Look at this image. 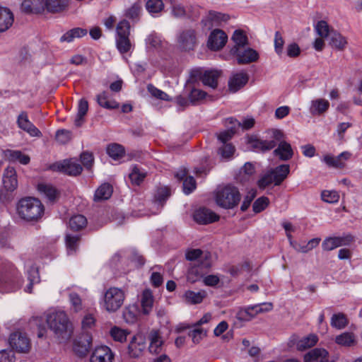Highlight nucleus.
Listing matches in <instances>:
<instances>
[{"label": "nucleus", "mask_w": 362, "mask_h": 362, "mask_svg": "<svg viewBox=\"0 0 362 362\" xmlns=\"http://www.w3.org/2000/svg\"><path fill=\"white\" fill-rule=\"evenodd\" d=\"M148 351L151 354H158L163 351L164 341L158 330H152L148 336Z\"/></svg>", "instance_id": "a211bd4d"}, {"label": "nucleus", "mask_w": 362, "mask_h": 362, "mask_svg": "<svg viewBox=\"0 0 362 362\" xmlns=\"http://www.w3.org/2000/svg\"><path fill=\"white\" fill-rule=\"evenodd\" d=\"M351 154L349 152H343L338 156H332L327 155L323 160L329 167L341 168L344 165V160L350 158Z\"/></svg>", "instance_id": "bb28decb"}, {"label": "nucleus", "mask_w": 362, "mask_h": 362, "mask_svg": "<svg viewBox=\"0 0 362 362\" xmlns=\"http://www.w3.org/2000/svg\"><path fill=\"white\" fill-rule=\"evenodd\" d=\"M88 110V101L83 98L81 99L78 102V112L74 120V124L76 127H80L83 122V117L86 115Z\"/></svg>", "instance_id": "ea45409f"}, {"label": "nucleus", "mask_w": 362, "mask_h": 362, "mask_svg": "<svg viewBox=\"0 0 362 362\" xmlns=\"http://www.w3.org/2000/svg\"><path fill=\"white\" fill-rule=\"evenodd\" d=\"M88 31L86 29L81 28H73L66 33H65L62 37L60 40L62 42H72L76 38H80L86 35Z\"/></svg>", "instance_id": "c9c22d12"}, {"label": "nucleus", "mask_w": 362, "mask_h": 362, "mask_svg": "<svg viewBox=\"0 0 362 362\" xmlns=\"http://www.w3.org/2000/svg\"><path fill=\"white\" fill-rule=\"evenodd\" d=\"M124 299V291L122 288L113 286L104 292L102 305L107 312L115 313L122 306Z\"/></svg>", "instance_id": "39448f33"}, {"label": "nucleus", "mask_w": 362, "mask_h": 362, "mask_svg": "<svg viewBox=\"0 0 362 362\" xmlns=\"http://www.w3.org/2000/svg\"><path fill=\"white\" fill-rule=\"evenodd\" d=\"M93 338L90 334L86 332L80 336L74 342V350L79 356H85L89 352Z\"/></svg>", "instance_id": "9b49d317"}, {"label": "nucleus", "mask_w": 362, "mask_h": 362, "mask_svg": "<svg viewBox=\"0 0 362 362\" xmlns=\"http://www.w3.org/2000/svg\"><path fill=\"white\" fill-rule=\"evenodd\" d=\"M98 105L104 108L112 110L119 107V103L114 100H110L108 93L105 91L97 95Z\"/></svg>", "instance_id": "e433bc0d"}, {"label": "nucleus", "mask_w": 362, "mask_h": 362, "mask_svg": "<svg viewBox=\"0 0 362 362\" xmlns=\"http://www.w3.org/2000/svg\"><path fill=\"white\" fill-rule=\"evenodd\" d=\"M269 200L266 197L258 198L253 204L252 209L255 213L262 211L269 204Z\"/></svg>", "instance_id": "e2e57ef3"}, {"label": "nucleus", "mask_w": 362, "mask_h": 362, "mask_svg": "<svg viewBox=\"0 0 362 362\" xmlns=\"http://www.w3.org/2000/svg\"><path fill=\"white\" fill-rule=\"evenodd\" d=\"M249 76L245 71H241L233 74L228 81L230 91L237 92L247 84Z\"/></svg>", "instance_id": "ddd939ff"}, {"label": "nucleus", "mask_w": 362, "mask_h": 362, "mask_svg": "<svg viewBox=\"0 0 362 362\" xmlns=\"http://www.w3.org/2000/svg\"><path fill=\"white\" fill-rule=\"evenodd\" d=\"M18 127L27 132L31 136L41 137V132L29 120L28 115L22 111L17 117Z\"/></svg>", "instance_id": "9d476101"}, {"label": "nucleus", "mask_w": 362, "mask_h": 362, "mask_svg": "<svg viewBox=\"0 0 362 362\" xmlns=\"http://www.w3.org/2000/svg\"><path fill=\"white\" fill-rule=\"evenodd\" d=\"M230 53L235 56L239 64H247L257 61L259 54L248 46L242 49H230Z\"/></svg>", "instance_id": "423d86ee"}, {"label": "nucleus", "mask_w": 362, "mask_h": 362, "mask_svg": "<svg viewBox=\"0 0 362 362\" xmlns=\"http://www.w3.org/2000/svg\"><path fill=\"white\" fill-rule=\"evenodd\" d=\"M13 23L12 12L6 7L0 6V33L7 30Z\"/></svg>", "instance_id": "a878e982"}, {"label": "nucleus", "mask_w": 362, "mask_h": 362, "mask_svg": "<svg viewBox=\"0 0 362 362\" xmlns=\"http://www.w3.org/2000/svg\"><path fill=\"white\" fill-rule=\"evenodd\" d=\"M45 8L49 13H59L69 7V0H45Z\"/></svg>", "instance_id": "c85d7f7f"}, {"label": "nucleus", "mask_w": 362, "mask_h": 362, "mask_svg": "<svg viewBox=\"0 0 362 362\" xmlns=\"http://www.w3.org/2000/svg\"><path fill=\"white\" fill-rule=\"evenodd\" d=\"M146 345L142 339L134 337L129 344L128 350L129 355L133 358H137L141 355L145 349Z\"/></svg>", "instance_id": "7c9ffc66"}, {"label": "nucleus", "mask_w": 362, "mask_h": 362, "mask_svg": "<svg viewBox=\"0 0 362 362\" xmlns=\"http://www.w3.org/2000/svg\"><path fill=\"white\" fill-rule=\"evenodd\" d=\"M347 324V319L343 313L334 314L331 318V325L337 329H343Z\"/></svg>", "instance_id": "603ef678"}, {"label": "nucleus", "mask_w": 362, "mask_h": 362, "mask_svg": "<svg viewBox=\"0 0 362 362\" xmlns=\"http://www.w3.org/2000/svg\"><path fill=\"white\" fill-rule=\"evenodd\" d=\"M206 296L207 293L204 290L197 292L187 290L183 294L182 299L187 304L195 305L201 303Z\"/></svg>", "instance_id": "393cba45"}, {"label": "nucleus", "mask_w": 362, "mask_h": 362, "mask_svg": "<svg viewBox=\"0 0 362 362\" xmlns=\"http://www.w3.org/2000/svg\"><path fill=\"white\" fill-rule=\"evenodd\" d=\"M194 220L199 224H209L219 219V216L211 210L200 208L194 213Z\"/></svg>", "instance_id": "f3484780"}, {"label": "nucleus", "mask_w": 362, "mask_h": 362, "mask_svg": "<svg viewBox=\"0 0 362 362\" xmlns=\"http://www.w3.org/2000/svg\"><path fill=\"white\" fill-rule=\"evenodd\" d=\"M210 257L211 255L209 252H204L199 249L190 250L186 253V258L187 260H199L201 262L202 267L205 268L209 267L211 265V263L209 260Z\"/></svg>", "instance_id": "aec40b11"}, {"label": "nucleus", "mask_w": 362, "mask_h": 362, "mask_svg": "<svg viewBox=\"0 0 362 362\" xmlns=\"http://www.w3.org/2000/svg\"><path fill=\"white\" fill-rule=\"evenodd\" d=\"M315 30L321 38L329 37L331 33L334 30V29L330 28L329 25L325 21H318L315 25Z\"/></svg>", "instance_id": "37998d69"}, {"label": "nucleus", "mask_w": 362, "mask_h": 362, "mask_svg": "<svg viewBox=\"0 0 362 362\" xmlns=\"http://www.w3.org/2000/svg\"><path fill=\"white\" fill-rule=\"evenodd\" d=\"M317 341V337L315 334H311L299 339L296 343V346L298 350L303 351L314 346Z\"/></svg>", "instance_id": "4c0bfd02"}, {"label": "nucleus", "mask_w": 362, "mask_h": 362, "mask_svg": "<svg viewBox=\"0 0 362 362\" xmlns=\"http://www.w3.org/2000/svg\"><path fill=\"white\" fill-rule=\"evenodd\" d=\"M112 194V187L110 184L104 183L101 185L95 191L94 194V201L99 202L108 199Z\"/></svg>", "instance_id": "f704fd0d"}, {"label": "nucleus", "mask_w": 362, "mask_h": 362, "mask_svg": "<svg viewBox=\"0 0 362 362\" xmlns=\"http://www.w3.org/2000/svg\"><path fill=\"white\" fill-rule=\"evenodd\" d=\"M235 151V148L230 144H223L219 148L218 153L223 158L227 159L230 158Z\"/></svg>", "instance_id": "69168bd1"}, {"label": "nucleus", "mask_w": 362, "mask_h": 362, "mask_svg": "<svg viewBox=\"0 0 362 362\" xmlns=\"http://www.w3.org/2000/svg\"><path fill=\"white\" fill-rule=\"evenodd\" d=\"M146 7L149 13H156L163 10L164 4L162 0H148Z\"/></svg>", "instance_id": "6e6d98bb"}, {"label": "nucleus", "mask_w": 362, "mask_h": 362, "mask_svg": "<svg viewBox=\"0 0 362 362\" xmlns=\"http://www.w3.org/2000/svg\"><path fill=\"white\" fill-rule=\"evenodd\" d=\"M231 40L234 45L230 49H242L248 45V39L245 32L242 30H236L234 31Z\"/></svg>", "instance_id": "473e14b6"}, {"label": "nucleus", "mask_w": 362, "mask_h": 362, "mask_svg": "<svg viewBox=\"0 0 362 362\" xmlns=\"http://www.w3.org/2000/svg\"><path fill=\"white\" fill-rule=\"evenodd\" d=\"M9 344L19 353H27L30 349V341L25 333L16 332L10 335Z\"/></svg>", "instance_id": "0eeeda50"}, {"label": "nucleus", "mask_w": 362, "mask_h": 362, "mask_svg": "<svg viewBox=\"0 0 362 362\" xmlns=\"http://www.w3.org/2000/svg\"><path fill=\"white\" fill-rule=\"evenodd\" d=\"M4 188L8 192H13L18 187L17 174L15 168L8 166L3 173Z\"/></svg>", "instance_id": "4468645a"}, {"label": "nucleus", "mask_w": 362, "mask_h": 362, "mask_svg": "<svg viewBox=\"0 0 362 362\" xmlns=\"http://www.w3.org/2000/svg\"><path fill=\"white\" fill-rule=\"evenodd\" d=\"M227 121L229 122L230 124H234V125H238V127H242L243 129L247 130L253 127L255 122L253 118H247L243 120V122L241 123L236 120L235 119H233V117L228 118Z\"/></svg>", "instance_id": "680f3d73"}, {"label": "nucleus", "mask_w": 362, "mask_h": 362, "mask_svg": "<svg viewBox=\"0 0 362 362\" xmlns=\"http://www.w3.org/2000/svg\"><path fill=\"white\" fill-rule=\"evenodd\" d=\"M129 177L133 184L139 185L146 177V173L141 171L137 166H134Z\"/></svg>", "instance_id": "5fc2aeb1"}, {"label": "nucleus", "mask_w": 362, "mask_h": 362, "mask_svg": "<svg viewBox=\"0 0 362 362\" xmlns=\"http://www.w3.org/2000/svg\"><path fill=\"white\" fill-rule=\"evenodd\" d=\"M199 80L202 83L213 89H215L218 85V79L220 76V72L216 70H206L201 71L200 70L195 71Z\"/></svg>", "instance_id": "2eb2a0df"}, {"label": "nucleus", "mask_w": 362, "mask_h": 362, "mask_svg": "<svg viewBox=\"0 0 362 362\" xmlns=\"http://www.w3.org/2000/svg\"><path fill=\"white\" fill-rule=\"evenodd\" d=\"M273 153L278 156L281 160L286 161L293 157V151L290 144L281 141L279 144L278 147L274 151Z\"/></svg>", "instance_id": "5701e85b"}, {"label": "nucleus", "mask_w": 362, "mask_h": 362, "mask_svg": "<svg viewBox=\"0 0 362 362\" xmlns=\"http://www.w3.org/2000/svg\"><path fill=\"white\" fill-rule=\"evenodd\" d=\"M28 281H30V283L25 288V291L27 293H30L33 291V284L40 282V276H39V272H38L37 269L34 267H32L28 270Z\"/></svg>", "instance_id": "09e8293b"}, {"label": "nucleus", "mask_w": 362, "mask_h": 362, "mask_svg": "<svg viewBox=\"0 0 362 362\" xmlns=\"http://www.w3.org/2000/svg\"><path fill=\"white\" fill-rule=\"evenodd\" d=\"M196 188V181L192 176L186 177L183 182V191L189 194Z\"/></svg>", "instance_id": "338daca9"}, {"label": "nucleus", "mask_w": 362, "mask_h": 362, "mask_svg": "<svg viewBox=\"0 0 362 362\" xmlns=\"http://www.w3.org/2000/svg\"><path fill=\"white\" fill-rule=\"evenodd\" d=\"M141 304L142 312L145 315L149 314L153 305V296L152 292L148 290H144L141 295Z\"/></svg>", "instance_id": "72a5a7b5"}, {"label": "nucleus", "mask_w": 362, "mask_h": 362, "mask_svg": "<svg viewBox=\"0 0 362 362\" xmlns=\"http://www.w3.org/2000/svg\"><path fill=\"white\" fill-rule=\"evenodd\" d=\"M117 48L121 54L128 52L132 48V44L129 37H117L116 38Z\"/></svg>", "instance_id": "864d4df0"}, {"label": "nucleus", "mask_w": 362, "mask_h": 362, "mask_svg": "<svg viewBox=\"0 0 362 362\" xmlns=\"http://www.w3.org/2000/svg\"><path fill=\"white\" fill-rule=\"evenodd\" d=\"M19 217L27 222H37L45 213V206L41 201L35 197L21 199L17 204Z\"/></svg>", "instance_id": "f03ea898"}, {"label": "nucleus", "mask_w": 362, "mask_h": 362, "mask_svg": "<svg viewBox=\"0 0 362 362\" xmlns=\"http://www.w3.org/2000/svg\"><path fill=\"white\" fill-rule=\"evenodd\" d=\"M189 336L192 337V341L194 344H199L206 336V331L198 327L190 331Z\"/></svg>", "instance_id": "bf43d9fd"}, {"label": "nucleus", "mask_w": 362, "mask_h": 362, "mask_svg": "<svg viewBox=\"0 0 362 362\" xmlns=\"http://www.w3.org/2000/svg\"><path fill=\"white\" fill-rule=\"evenodd\" d=\"M305 362H329V354L324 349H314L305 356Z\"/></svg>", "instance_id": "4be33fe9"}, {"label": "nucleus", "mask_w": 362, "mask_h": 362, "mask_svg": "<svg viewBox=\"0 0 362 362\" xmlns=\"http://www.w3.org/2000/svg\"><path fill=\"white\" fill-rule=\"evenodd\" d=\"M40 193L44 195L50 202H54L59 198V192L52 185L41 183L37 185Z\"/></svg>", "instance_id": "cd10ccee"}, {"label": "nucleus", "mask_w": 362, "mask_h": 362, "mask_svg": "<svg viewBox=\"0 0 362 362\" xmlns=\"http://www.w3.org/2000/svg\"><path fill=\"white\" fill-rule=\"evenodd\" d=\"M69 225L71 230H80L87 225V219L83 215H75L70 218Z\"/></svg>", "instance_id": "79ce46f5"}, {"label": "nucleus", "mask_w": 362, "mask_h": 362, "mask_svg": "<svg viewBox=\"0 0 362 362\" xmlns=\"http://www.w3.org/2000/svg\"><path fill=\"white\" fill-rule=\"evenodd\" d=\"M256 316L253 306L247 308L240 309L236 315L235 318L240 322L250 321Z\"/></svg>", "instance_id": "de8ad7c7"}, {"label": "nucleus", "mask_w": 362, "mask_h": 362, "mask_svg": "<svg viewBox=\"0 0 362 362\" xmlns=\"http://www.w3.org/2000/svg\"><path fill=\"white\" fill-rule=\"evenodd\" d=\"M335 342L340 346H351L355 344V337L351 332H344L336 337Z\"/></svg>", "instance_id": "c03bdc74"}, {"label": "nucleus", "mask_w": 362, "mask_h": 362, "mask_svg": "<svg viewBox=\"0 0 362 362\" xmlns=\"http://www.w3.org/2000/svg\"><path fill=\"white\" fill-rule=\"evenodd\" d=\"M322 199L327 203H336L339 201V195L336 191L325 190L321 194Z\"/></svg>", "instance_id": "0e129e2a"}, {"label": "nucleus", "mask_w": 362, "mask_h": 362, "mask_svg": "<svg viewBox=\"0 0 362 362\" xmlns=\"http://www.w3.org/2000/svg\"><path fill=\"white\" fill-rule=\"evenodd\" d=\"M7 156L11 161H18L23 165H27L29 163L30 158L29 156L23 153L20 151L10 150L7 151Z\"/></svg>", "instance_id": "a18cd8bd"}, {"label": "nucleus", "mask_w": 362, "mask_h": 362, "mask_svg": "<svg viewBox=\"0 0 362 362\" xmlns=\"http://www.w3.org/2000/svg\"><path fill=\"white\" fill-rule=\"evenodd\" d=\"M59 168L65 174L71 176H76L82 172L81 165L76 160H66L63 162Z\"/></svg>", "instance_id": "b1692460"}, {"label": "nucleus", "mask_w": 362, "mask_h": 362, "mask_svg": "<svg viewBox=\"0 0 362 362\" xmlns=\"http://www.w3.org/2000/svg\"><path fill=\"white\" fill-rule=\"evenodd\" d=\"M206 96V92H204L202 90H199V89L193 88L189 95V98L192 103H194L199 100H201L205 98Z\"/></svg>", "instance_id": "774afa93"}, {"label": "nucleus", "mask_w": 362, "mask_h": 362, "mask_svg": "<svg viewBox=\"0 0 362 362\" xmlns=\"http://www.w3.org/2000/svg\"><path fill=\"white\" fill-rule=\"evenodd\" d=\"M95 318L91 313H87L84 315L81 320V327L83 331L91 329L95 325Z\"/></svg>", "instance_id": "052dcab7"}, {"label": "nucleus", "mask_w": 362, "mask_h": 362, "mask_svg": "<svg viewBox=\"0 0 362 362\" xmlns=\"http://www.w3.org/2000/svg\"><path fill=\"white\" fill-rule=\"evenodd\" d=\"M250 147L257 152H266L273 149L276 143L274 140H262L257 137H251L248 140Z\"/></svg>", "instance_id": "6ab92c4d"}, {"label": "nucleus", "mask_w": 362, "mask_h": 362, "mask_svg": "<svg viewBox=\"0 0 362 362\" xmlns=\"http://www.w3.org/2000/svg\"><path fill=\"white\" fill-rule=\"evenodd\" d=\"M227 40L228 36L224 31L215 29L209 36L207 46L211 50L218 51L226 45Z\"/></svg>", "instance_id": "1a4fd4ad"}, {"label": "nucleus", "mask_w": 362, "mask_h": 362, "mask_svg": "<svg viewBox=\"0 0 362 362\" xmlns=\"http://www.w3.org/2000/svg\"><path fill=\"white\" fill-rule=\"evenodd\" d=\"M170 195V189L167 187L158 189L155 194L154 204L159 207H162Z\"/></svg>", "instance_id": "49530a36"}, {"label": "nucleus", "mask_w": 362, "mask_h": 362, "mask_svg": "<svg viewBox=\"0 0 362 362\" xmlns=\"http://www.w3.org/2000/svg\"><path fill=\"white\" fill-rule=\"evenodd\" d=\"M289 172L290 166L287 164L271 168L260 177L257 182V185L260 189H264L272 184L276 186L280 185L287 177Z\"/></svg>", "instance_id": "20e7f679"}, {"label": "nucleus", "mask_w": 362, "mask_h": 362, "mask_svg": "<svg viewBox=\"0 0 362 362\" xmlns=\"http://www.w3.org/2000/svg\"><path fill=\"white\" fill-rule=\"evenodd\" d=\"M197 44V36L194 30H185L177 36V45L183 51L194 49Z\"/></svg>", "instance_id": "6e6552de"}, {"label": "nucleus", "mask_w": 362, "mask_h": 362, "mask_svg": "<svg viewBox=\"0 0 362 362\" xmlns=\"http://www.w3.org/2000/svg\"><path fill=\"white\" fill-rule=\"evenodd\" d=\"M241 199L238 187L232 185L218 186L214 192L216 204L225 209H232L237 206Z\"/></svg>", "instance_id": "7ed1b4c3"}, {"label": "nucleus", "mask_w": 362, "mask_h": 362, "mask_svg": "<svg viewBox=\"0 0 362 362\" xmlns=\"http://www.w3.org/2000/svg\"><path fill=\"white\" fill-rule=\"evenodd\" d=\"M329 39V45L340 51L344 50L347 45L346 39L336 30L331 33Z\"/></svg>", "instance_id": "2f4dec72"}, {"label": "nucleus", "mask_w": 362, "mask_h": 362, "mask_svg": "<svg viewBox=\"0 0 362 362\" xmlns=\"http://www.w3.org/2000/svg\"><path fill=\"white\" fill-rule=\"evenodd\" d=\"M114 354L107 346H100L91 354L90 362H112Z\"/></svg>", "instance_id": "dca6fc26"}, {"label": "nucleus", "mask_w": 362, "mask_h": 362, "mask_svg": "<svg viewBox=\"0 0 362 362\" xmlns=\"http://www.w3.org/2000/svg\"><path fill=\"white\" fill-rule=\"evenodd\" d=\"M130 25L128 21L123 20L117 25V37H127L130 33Z\"/></svg>", "instance_id": "4d7b16f0"}, {"label": "nucleus", "mask_w": 362, "mask_h": 362, "mask_svg": "<svg viewBox=\"0 0 362 362\" xmlns=\"http://www.w3.org/2000/svg\"><path fill=\"white\" fill-rule=\"evenodd\" d=\"M46 322L59 342L68 341L73 333V326L65 312L54 310L47 315Z\"/></svg>", "instance_id": "f257e3e1"}, {"label": "nucleus", "mask_w": 362, "mask_h": 362, "mask_svg": "<svg viewBox=\"0 0 362 362\" xmlns=\"http://www.w3.org/2000/svg\"><path fill=\"white\" fill-rule=\"evenodd\" d=\"M329 107V103L322 98L316 99L311 101L310 112L313 115H320L325 113Z\"/></svg>", "instance_id": "c756f323"}, {"label": "nucleus", "mask_w": 362, "mask_h": 362, "mask_svg": "<svg viewBox=\"0 0 362 362\" xmlns=\"http://www.w3.org/2000/svg\"><path fill=\"white\" fill-rule=\"evenodd\" d=\"M107 153L114 160H118L124 156V149L119 144H112L108 146Z\"/></svg>", "instance_id": "8fccbe9b"}, {"label": "nucleus", "mask_w": 362, "mask_h": 362, "mask_svg": "<svg viewBox=\"0 0 362 362\" xmlns=\"http://www.w3.org/2000/svg\"><path fill=\"white\" fill-rule=\"evenodd\" d=\"M142 6L139 2L134 3L130 7L126 9L125 16L134 22L139 20L141 13Z\"/></svg>", "instance_id": "a19ab883"}, {"label": "nucleus", "mask_w": 362, "mask_h": 362, "mask_svg": "<svg viewBox=\"0 0 362 362\" xmlns=\"http://www.w3.org/2000/svg\"><path fill=\"white\" fill-rule=\"evenodd\" d=\"M22 9L26 13H42L46 10L45 0H24L22 3Z\"/></svg>", "instance_id": "412c9836"}, {"label": "nucleus", "mask_w": 362, "mask_h": 362, "mask_svg": "<svg viewBox=\"0 0 362 362\" xmlns=\"http://www.w3.org/2000/svg\"><path fill=\"white\" fill-rule=\"evenodd\" d=\"M354 240V238L351 235L345 237L327 238L323 241L322 247L324 250L330 251L340 246L348 245Z\"/></svg>", "instance_id": "f8f14e48"}, {"label": "nucleus", "mask_w": 362, "mask_h": 362, "mask_svg": "<svg viewBox=\"0 0 362 362\" xmlns=\"http://www.w3.org/2000/svg\"><path fill=\"white\" fill-rule=\"evenodd\" d=\"M66 245L69 255H72L76 252L78 248L80 237L78 235H66Z\"/></svg>", "instance_id": "3c124183"}, {"label": "nucleus", "mask_w": 362, "mask_h": 362, "mask_svg": "<svg viewBox=\"0 0 362 362\" xmlns=\"http://www.w3.org/2000/svg\"><path fill=\"white\" fill-rule=\"evenodd\" d=\"M69 300L71 305V308L75 313H78L81 310H82V300L80 296L76 293H70Z\"/></svg>", "instance_id": "13d9d810"}, {"label": "nucleus", "mask_w": 362, "mask_h": 362, "mask_svg": "<svg viewBox=\"0 0 362 362\" xmlns=\"http://www.w3.org/2000/svg\"><path fill=\"white\" fill-rule=\"evenodd\" d=\"M229 16L225 13L209 11L207 16V20L211 22V26H218L222 23H226L229 20Z\"/></svg>", "instance_id": "58836bf2"}]
</instances>
